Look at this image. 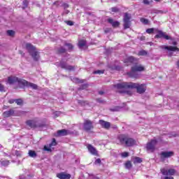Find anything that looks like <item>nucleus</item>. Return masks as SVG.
I'll return each mask as SVG.
<instances>
[{"label":"nucleus","mask_w":179,"mask_h":179,"mask_svg":"<svg viewBox=\"0 0 179 179\" xmlns=\"http://www.w3.org/2000/svg\"><path fill=\"white\" fill-rule=\"evenodd\" d=\"M134 164H136V163H142V159L140 157H136L134 159Z\"/></svg>","instance_id":"28"},{"label":"nucleus","mask_w":179,"mask_h":179,"mask_svg":"<svg viewBox=\"0 0 179 179\" xmlns=\"http://www.w3.org/2000/svg\"><path fill=\"white\" fill-rule=\"evenodd\" d=\"M9 160L0 161V164L1 166H3L4 167H6V166H9Z\"/></svg>","instance_id":"27"},{"label":"nucleus","mask_w":179,"mask_h":179,"mask_svg":"<svg viewBox=\"0 0 179 179\" xmlns=\"http://www.w3.org/2000/svg\"><path fill=\"white\" fill-rule=\"evenodd\" d=\"M143 3H144V5H150V1H149V0H143Z\"/></svg>","instance_id":"41"},{"label":"nucleus","mask_w":179,"mask_h":179,"mask_svg":"<svg viewBox=\"0 0 179 179\" xmlns=\"http://www.w3.org/2000/svg\"><path fill=\"white\" fill-rule=\"evenodd\" d=\"M138 55H148V52H146L145 50H141L140 52H138Z\"/></svg>","instance_id":"36"},{"label":"nucleus","mask_w":179,"mask_h":179,"mask_svg":"<svg viewBox=\"0 0 179 179\" xmlns=\"http://www.w3.org/2000/svg\"><path fill=\"white\" fill-rule=\"evenodd\" d=\"M155 34V38H165V40H173V38H171V36L167 35L166 32H163L158 29H156Z\"/></svg>","instance_id":"6"},{"label":"nucleus","mask_w":179,"mask_h":179,"mask_svg":"<svg viewBox=\"0 0 179 179\" xmlns=\"http://www.w3.org/2000/svg\"><path fill=\"white\" fill-rule=\"evenodd\" d=\"M141 22L142 23H144V24H148V23H149V20H148L147 19H145V18H141Z\"/></svg>","instance_id":"37"},{"label":"nucleus","mask_w":179,"mask_h":179,"mask_svg":"<svg viewBox=\"0 0 179 179\" xmlns=\"http://www.w3.org/2000/svg\"><path fill=\"white\" fill-rule=\"evenodd\" d=\"M13 114H15V111L13 110V109L5 111L3 113V116L6 117V118H8V117H11V115H13Z\"/></svg>","instance_id":"22"},{"label":"nucleus","mask_w":179,"mask_h":179,"mask_svg":"<svg viewBox=\"0 0 179 179\" xmlns=\"http://www.w3.org/2000/svg\"><path fill=\"white\" fill-rule=\"evenodd\" d=\"M161 159H169V157H173L174 156V152L173 151H165L160 153Z\"/></svg>","instance_id":"15"},{"label":"nucleus","mask_w":179,"mask_h":179,"mask_svg":"<svg viewBox=\"0 0 179 179\" xmlns=\"http://www.w3.org/2000/svg\"><path fill=\"white\" fill-rule=\"evenodd\" d=\"M59 66L62 69H66V71H73L75 69V67L66 64L64 61L60 62Z\"/></svg>","instance_id":"16"},{"label":"nucleus","mask_w":179,"mask_h":179,"mask_svg":"<svg viewBox=\"0 0 179 179\" xmlns=\"http://www.w3.org/2000/svg\"><path fill=\"white\" fill-rule=\"evenodd\" d=\"M88 174V179H100L96 176H94L93 173H87Z\"/></svg>","instance_id":"31"},{"label":"nucleus","mask_w":179,"mask_h":179,"mask_svg":"<svg viewBox=\"0 0 179 179\" xmlns=\"http://www.w3.org/2000/svg\"><path fill=\"white\" fill-rule=\"evenodd\" d=\"M136 141L134 138H129L125 134H120L116 139V143L117 145H125V146H134Z\"/></svg>","instance_id":"3"},{"label":"nucleus","mask_w":179,"mask_h":179,"mask_svg":"<svg viewBox=\"0 0 179 179\" xmlns=\"http://www.w3.org/2000/svg\"><path fill=\"white\" fill-rule=\"evenodd\" d=\"M94 74H98V75H101L103 73H104V71L103 70H96L95 71H94Z\"/></svg>","instance_id":"34"},{"label":"nucleus","mask_w":179,"mask_h":179,"mask_svg":"<svg viewBox=\"0 0 179 179\" xmlns=\"http://www.w3.org/2000/svg\"><path fill=\"white\" fill-rule=\"evenodd\" d=\"M111 10L113 12H118V8H115V7H113L111 8Z\"/></svg>","instance_id":"45"},{"label":"nucleus","mask_w":179,"mask_h":179,"mask_svg":"<svg viewBox=\"0 0 179 179\" xmlns=\"http://www.w3.org/2000/svg\"><path fill=\"white\" fill-rule=\"evenodd\" d=\"M72 80L75 83H80L82 82L80 80H79V78H73Z\"/></svg>","instance_id":"38"},{"label":"nucleus","mask_w":179,"mask_h":179,"mask_svg":"<svg viewBox=\"0 0 179 179\" xmlns=\"http://www.w3.org/2000/svg\"><path fill=\"white\" fill-rule=\"evenodd\" d=\"M5 90V87L2 84H0V92H3Z\"/></svg>","instance_id":"42"},{"label":"nucleus","mask_w":179,"mask_h":179,"mask_svg":"<svg viewBox=\"0 0 179 179\" xmlns=\"http://www.w3.org/2000/svg\"><path fill=\"white\" fill-rule=\"evenodd\" d=\"M55 145H57V141H55V138H53L51 143L49 144V146H44V150L47 152H51V148H52V146H55Z\"/></svg>","instance_id":"19"},{"label":"nucleus","mask_w":179,"mask_h":179,"mask_svg":"<svg viewBox=\"0 0 179 179\" xmlns=\"http://www.w3.org/2000/svg\"><path fill=\"white\" fill-rule=\"evenodd\" d=\"M113 1H117V0H113Z\"/></svg>","instance_id":"56"},{"label":"nucleus","mask_w":179,"mask_h":179,"mask_svg":"<svg viewBox=\"0 0 179 179\" xmlns=\"http://www.w3.org/2000/svg\"><path fill=\"white\" fill-rule=\"evenodd\" d=\"M0 148H2V145H0Z\"/></svg>","instance_id":"54"},{"label":"nucleus","mask_w":179,"mask_h":179,"mask_svg":"<svg viewBox=\"0 0 179 179\" xmlns=\"http://www.w3.org/2000/svg\"><path fill=\"white\" fill-rule=\"evenodd\" d=\"M131 15L126 13L123 19L124 29H129L131 26Z\"/></svg>","instance_id":"9"},{"label":"nucleus","mask_w":179,"mask_h":179,"mask_svg":"<svg viewBox=\"0 0 179 179\" xmlns=\"http://www.w3.org/2000/svg\"><path fill=\"white\" fill-rule=\"evenodd\" d=\"M111 111H118V108H115L114 109H110Z\"/></svg>","instance_id":"51"},{"label":"nucleus","mask_w":179,"mask_h":179,"mask_svg":"<svg viewBox=\"0 0 179 179\" xmlns=\"http://www.w3.org/2000/svg\"><path fill=\"white\" fill-rule=\"evenodd\" d=\"M78 104H80V106H86V104H89L87 101L84 100H78Z\"/></svg>","instance_id":"30"},{"label":"nucleus","mask_w":179,"mask_h":179,"mask_svg":"<svg viewBox=\"0 0 179 179\" xmlns=\"http://www.w3.org/2000/svg\"><path fill=\"white\" fill-rule=\"evenodd\" d=\"M58 52H59V54H64V53L66 52V49H65V48H64V47L62 46V47H60V48H59Z\"/></svg>","instance_id":"29"},{"label":"nucleus","mask_w":179,"mask_h":179,"mask_svg":"<svg viewBox=\"0 0 179 179\" xmlns=\"http://www.w3.org/2000/svg\"><path fill=\"white\" fill-rule=\"evenodd\" d=\"M122 157H128L129 156V153L124 152L121 154Z\"/></svg>","instance_id":"39"},{"label":"nucleus","mask_w":179,"mask_h":179,"mask_svg":"<svg viewBox=\"0 0 179 179\" xmlns=\"http://www.w3.org/2000/svg\"><path fill=\"white\" fill-rule=\"evenodd\" d=\"M172 44L174 46H164L163 48H164V50H167L168 51H173V52H176V51L178 52L179 48L176 46L178 44L177 42L173 41L172 42Z\"/></svg>","instance_id":"13"},{"label":"nucleus","mask_w":179,"mask_h":179,"mask_svg":"<svg viewBox=\"0 0 179 179\" xmlns=\"http://www.w3.org/2000/svg\"><path fill=\"white\" fill-rule=\"evenodd\" d=\"M164 179H174L173 176H166Z\"/></svg>","instance_id":"47"},{"label":"nucleus","mask_w":179,"mask_h":179,"mask_svg":"<svg viewBox=\"0 0 179 179\" xmlns=\"http://www.w3.org/2000/svg\"><path fill=\"white\" fill-rule=\"evenodd\" d=\"M55 114L56 117H59V115H61V112H55Z\"/></svg>","instance_id":"46"},{"label":"nucleus","mask_w":179,"mask_h":179,"mask_svg":"<svg viewBox=\"0 0 179 179\" xmlns=\"http://www.w3.org/2000/svg\"><path fill=\"white\" fill-rule=\"evenodd\" d=\"M96 101H98V103H104V101L100 99H96Z\"/></svg>","instance_id":"49"},{"label":"nucleus","mask_w":179,"mask_h":179,"mask_svg":"<svg viewBox=\"0 0 179 179\" xmlns=\"http://www.w3.org/2000/svg\"><path fill=\"white\" fill-rule=\"evenodd\" d=\"M17 156H19V151H16Z\"/></svg>","instance_id":"52"},{"label":"nucleus","mask_w":179,"mask_h":179,"mask_svg":"<svg viewBox=\"0 0 179 179\" xmlns=\"http://www.w3.org/2000/svg\"><path fill=\"white\" fill-rule=\"evenodd\" d=\"M156 2H160V0H155Z\"/></svg>","instance_id":"53"},{"label":"nucleus","mask_w":179,"mask_h":179,"mask_svg":"<svg viewBox=\"0 0 179 179\" xmlns=\"http://www.w3.org/2000/svg\"><path fill=\"white\" fill-rule=\"evenodd\" d=\"M28 155L30 157H37V153H36V151H33L31 150H29Z\"/></svg>","instance_id":"24"},{"label":"nucleus","mask_w":179,"mask_h":179,"mask_svg":"<svg viewBox=\"0 0 179 179\" xmlns=\"http://www.w3.org/2000/svg\"><path fill=\"white\" fill-rule=\"evenodd\" d=\"M124 64L126 65H131V64H133L134 66L131 67V71L127 73V75L130 78H138L139 74H138V72H142L145 71V67L142 66L141 64L138 63V59L132 56H130L124 59Z\"/></svg>","instance_id":"2"},{"label":"nucleus","mask_w":179,"mask_h":179,"mask_svg":"<svg viewBox=\"0 0 179 179\" xmlns=\"http://www.w3.org/2000/svg\"><path fill=\"white\" fill-rule=\"evenodd\" d=\"M99 124H100L101 127H102L105 129H110V127H111V123H110L109 122H106L103 120H100L99 121Z\"/></svg>","instance_id":"17"},{"label":"nucleus","mask_w":179,"mask_h":179,"mask_svg":"<svg viewBox=\"0 0 179 179\" xmlns=\"http://www.w3.org/2000/svg\"><path fill=\"white\" fill-rule=\"evenodd\" d=\"M26 48L34 61H38L40 59L38 52L36 51V48L31 43H27Z\"/></svg>","instance_id":"4"},{"label":"nucleus","mask_w":179,"mask_h":179,"mask_svg":"<svg viewBox=\"0 0 179 179\" xmlns=\"http://www.w3.org/2000/svg\"><path fill=\"white\" fill-rule=\"evenodd\" d=\"M108 22L113 26V27H118V26H120V22L118 21H114V20L111 18H108Z\"/></svg>","instance_id":"21"},{"label":"nucleus","mask_w":179,"mask_h":179,"mask_svg":"<svg viewBox=\"0 0 179 179\" xmlns=\"http://www.w3.org/2000/svg\"><path fill=\"white\" fill-rule=\"evenodd\" d=\"M68 135V131L66 129L58 130L56 136H66Z\"/></svg>","instance_id":"20"},{"label":"nucleus","mask_w":179,"mask_h":179,"mask_svg":"<svg viewBox=\"0 0 179 179\" xmlns=\"http://www.w3.org/2000/svg\"><path fill=\"white\" fill-rule=\"evenodd\" d=\"M7 34L8 36H15V31H13V30H8L7 31Z\"/></svg>","instance_id":"35"},{"label":"nucleus","mask_w":179,"mask_h":179,"mask_svg":"<svg viewBox=\"0 0 179 179\" xmlns=\"http://www.w3.org/2000/svg\"><path fill=\"white\" fill-rule=\"evenodd\" d=\"M125 167H126V169L129 170V169H131V167H132V164H131V162H129V161L127 162L125 164Z\"/></svg>","instance_id":"33"},{"label":"nucleus","mask_w":179,"mask_h":179,"mask_svg":"<svg viewBox=\"0 0 179 179\" xmlns=\"http://www.w3.org/2000/svg\"><path fill=\"white\" fill-rule=\"evenodd\" d=\"M24 86H26L27 87H31L32 89H34V90L37 89V85L33 83H29L26 80H24L22 81V87H24Z\"/></svg>","instance_id":"14"},{"label":"nucleus","mask_w":179,"mask_h":179,"mask_svg":"<svg viewBox=\"0 0 179 179\" xmlns=\"http://www.w3.org/2000/svg\"><path fill=\"white\" fill-rule=\"evenodd\" d=\"M24 80L23 79L19 78L16 76H10L8 78V80H7V83H8V85H13V83H18V86H20V87H22V81Z\"/></svg>","instance_id":"7"},{"label":"nucleus","mask_w":179,"mask_h":179,"mask_svg":"<svg viewBox=\"0 0 179 179\" xmlns=\"http://www.w3.org/2000/svg\"><path fill=\"white\" fill-rule=\"evenodd\" d=\"M115 87L124 90L122 93H127V94H131V92L128 91V89H136L137 93H139L140 94L146 92V85L145 84L139 85L135 83H117L115 85Z\"/></svg>","instance_id":"1"},{"label":"nucleus","mask_w":179,"mask_h":179,"mask_svg":"<svg viewBox=\"0 0 179 179\" xmlns=\"http://www.w3.org/2000/svg\"><path fill=\"white\" fill-rule=\"evenodd\" d=\"M105 32L107 33V31L106 30Z\"/></svg>","instance_id":"55"},{"label":"nucleus","mask_w":179,"mask_h":179,"mask_svg":"<svg viewBox=\"0 0 179 179\" xmlns=\"http://www.w3.org/2000/svg\"><path fill=\"white\" fill-rule=\"evenodd\" d=\"M9 103L10 104H13V103H15V99H10Z\"/></svg>","instance_id":"48"},{"label":"nucleus","mask_w":179,"mask_h":179,"mask_svg":"<svg viewBox=\"0 0 179 179\" xmlns=\"http://www.w3.org/2000/svg\"><path fill=\"white\" fill-rule=\"evenodd\" d=\"M161 173L162 174H163V176H174V174H176V169H166L164 168L161 169Z\"/></svg>","instance_id":"10"},{"label":"nucleus","mask_w":179,"mask_h":179,"mask_svg":"<svg viewBox=\"0 0 179 179\" xmlns=\"http://www.w3.org/2000/svg\"><path fill=\"white\" fill-rule=\"evenodd\" d=\"M87 148L88 149V152L93 156H99V151L94 148L92 144H87Z\"/></svg>","instance_id":"12"},{"label":"nucleus","mask_w":179,"mask_h":179,"mask_svg":"<svg viewBox=\"0 0 179 179\" xmlns=\"http://www.w3.org/2000/svg\"><path fill=\"white\" fill-rule=\"evenodd\" d=\"M99 94H100L101 96H103V94H104V92H103V91H99Z\"/></svg>","instance_id":"50"},{"label":"nucleus","mask_w":179,"mask_h":179,"mask_svg":"<svg viewBox=\"0 0 179 179\" xmlns=\"http://www.w3.org/2000/svg\"><path fill=\"white\" fill-rule=\"evenodd\" d=\"M156 28H149L146 29V33H148V34H153V33H156Z\"/></svg>","instance_id":"25"},{"label":"nucleus","mask_w":179,"mask_h":179,"mask_svg":"<svg viewBox=\"0 0 179 179\" xmlns=\"http://www.w3.org/2000/svg\"><path fill=\"white\" fill-rule=\"evenodd\" d=\"M57 178L59 179H71V174L62 172L57 174Z\"/></svg>","instance_id":"18"},{"label":"nucleus","mask_w":179,"mask_h":179,"mask_svg":"<svg viewBox=\"0 0 179 179\" xmlns=\"http://www.w3.org/2000/svg\"><path fill=\"white\" fill-rule=\"evenodd\" d=\"M94 164H101V159H100V158H98L96 160H95Z\"/></svg>","instance_id":"40"},{"label":"nucleus","mask_w":179,"mask_h":179,"mask_svg":"<svg viewBox=\"0 0 179 179\" xmlns=\"http://www.w3.org/2000/svg\"><path fill=\"white\" fill-rule=\"evenodd\" d=\"M15 102L16 103V104H17V106H22V104H23V100L20 99H15Z\"/></svg>","instance_id":"32"},{"label":"nucleus","mask_w":179,"mask_h":179,"mask_svg":"<svg viewBox=\"0 0 179 179\" xmlns=\"http://www.w3.org/2000/svg\"><path fill=\"white\" fill-rule=\"evenodd\" d=\"M85 45H86V41H83V40L79 41L78 42L79 48H82L85 47Z\"/></svg>","instance_id":"26"},{"label":"nucleus","mask_w":179,"mask_h":179,"mask_svg":"<svg viewBox=\"0 0 179 179\" xmlns=\"http://www.w3.org/2000/svg\"><path fill=\"white\" fill-rule=\"evenodd\" d=\"M66 24L69 26H73V22H72V21H66Z\"/></svg>","instance_id":"43"},{"label":"nucleus","mask_w":179,"mask_h":179,"mask_svg":"<svg viewBox=\"0 0 179 179\" xmlns=\"http://www.w3.org/2000/svg\"><path fill=\"white\" fill-rule=\"evenodd\" d=\"M64 45L67 47V51H69V52H71V51L73 50V45H72L71 43H65Z\"/></svg>","instance_id":"23"},{"label":"nucleus","mask_w":179,"mask_h":179,"mask_svg":"<svg viewBox=\"0 0 179 179\" xmlns=\"http://www.w3.org/2000/svg\"><path fill=\"white\" fill-rule=\"evenodd\" d=\"M83 128L85 131H90V129H93V122L85 120L83 123Z\"/></svg>","instance_id":"11"},{"label":"nucleus","mask_w":179,"mask_h":179,"mask_svg":"<svg viewBox=\"0 0 179 179\" xmlns=\"http://www.w3.org/2000/svg\"><path fill=\"white\" fill-rule=\"evenodd\" d=\"M23 5H24V8H27V5H28L27 1L24 0L23 1Z\"/></svg>","instance_id":"44"},{"label":"nucleus","mask_w":179,"mask_h":179,"mask_svg":"<svg viewBox=\"0 0 179 179\" xmlns=\"http://www.w3.org/2000/svg\"><path fill=\"white\" fill-rule=\"evenodd\" d=\"M27 125H28V127H30L31 128H45V124L42 123L41 122L38 121V120L37 119H34L33 120H27L26 122Z\"/></svg>","instance_id":"5"},{"label":"nucleus","mask_w":179,"mask_h":179,"mask_svg":"<svg viewBox=\"0 0 179 179\" xmlns=\"http://www.w3.org/2000/svg\"><path fill=\"white\" fill-rule=\"evenodd\" d=\"M157 140L152 139L150 142L147 143L146 149L149 152H153L154 150H156V145H157Z\"/></svg>","instance_id":"8"}]
</instances>
